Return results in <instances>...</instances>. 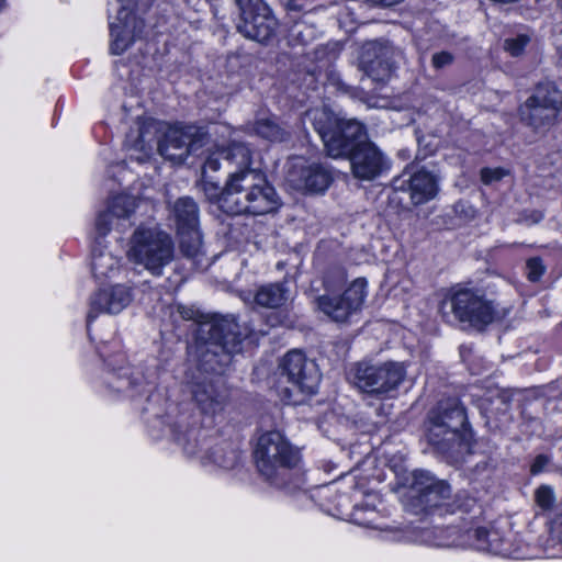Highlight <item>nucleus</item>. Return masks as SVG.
Here are the masks:
<instances>
[{"mask_svg":"<svg viewBox=\"0 0 562 562\" xmlns=\"http://www.w3.org/2000/svg\"><path fill=\"white\" fill-rule=\"evenodd\" d=\"M201 333H206L207 337H201L198 342L196 367L186 372L182 385L202 414L215 416L229 403V389L223 374L233 357L241 351L247 333L233 315L204 324Z\"/></svg>","mask_w":562,"mask_h":562,"instance_id":"obj_1","label":"nucleus"},{"mask_svg":"<svg viewBox=\"0 0 562 562\" xmlns=\"http://www.w3.org/2000/svg\"><path fill=\"white\" fill-rule=\"evenodd\" d=\"M222 211L228 215H263L280 206V198L263 171H232L224 186Z\"/></svg>","mask_w":562,"mask_h":562,"instance_id":"obj_2","label":"nucleus"},{"mask_svg":"<svg viewBox=\"0 0 562 562\" xmlns=\"http://www.w3.org/2000/svg\"><path fill=\"white\" fill-rule=\"evenodd\" d=\"M440 313L447 323H457L462 329L483 331L506 316L495 301L479 289L452 288L440 303Z\"/></svg>","mask_w":562,"mask_h":562,"instance_id":"obj_3","label":"nucleus"},{"mask_svg":"<svg viewBox=\"0 0 562 562\" xmlns=\"http://www.w3.org/2000/svg\"><path fill=\"white\" fill-rule=\"evenodd\" d=\"M347 281L346 270L340 266L327 268L323 276L324 294L315 299L317 308L336 323H347L360 311L367 295V280L357 278L339 294Z\"/></svg>","mask_w":562,"mask_h":562,"instance_id":"obj_4","label":"nucleus"},{"mask_svg":"<svg viewBox=\"0 0 562 562\" xmlns=\"http://www.w3.org/2000/svg\"><path fill=\"white\" fill-rule=\"evenodd\" d=\"M427 422V440L442 454L454 451L470 435L465 408L456 397L439 401Z\"/></svg>","mask_w":562,"mask_h":562,"instance_id":"obj_5","label":"nucleus"},{"mask_svg":"<svg viewBox=\"0 0 562 562\" xmlns=\"http://www.w3.org/2000/svg\"><path fill=\"white\" fill-rule=\"evenodd\" d=\"M308 114L329 157H348L368 139L364 125L357 120L340 119L327 108L312 110Z\"/></svg>","mask_w":562,"mask_h":562,"instance_id":"obj_6","label":"nucleus"},{"mask_svg":"<svg viewBox=\"0 0 562 562\" xmlns=\"http://www.w3.org/2000/svg\"><path fill=\"white\" fill-rule=\"evenodd\" d=\"M254 457L259 473L276 485L284 484L289 471L300 462L299 452L276 430L259 437Z\"/></svg>","mask_w":562,"mask_h":562,"instance_id":"obj_7","label":"nucleus"},{"mask_svg":"<svg viewBox=\"0 0 562 562\" xmlns=\"http://www.w3.org/2000/svg\"><path fill=\"white\" fill-rule=\"evenodd\" d=\"M128 256L153 276L160 277L164 268L175 259V243L172 237L158 226H139L132 236Z\"/></svg>","mask_w":562,"mask_h":562,"instance_id":"obj_8","label":"nucleus"},{"mask_svg":"<svg viewBox=\"0 0 562 562\" xmlns=\"http://www.w3.org/2000/svg\"><path fill=\"white\" fill-rule=\"evenodd\" d=\"M353 385L369 395L385 396L404 382L406 369L401 362H374L363 360L355 363L349 372Z\"/></svg>","mask_w":562,"mask_h":562,"instance_id":"obj_9","label":"nucleus"},{"mask_svg":"<svg viewBox=\"0 0 562 562\" xmlns=\"http://www.w3.org/2000/svg\"><path fill=\"white\" fill-rule=\"evenodd\" d=\"M278 374L279 383L284 385L289 398L295 394H315L322 379L316 362L296 349L286 352L280 360Z\"/></svg>","mask_w":562,"mask_h":562,"instance_id":"obj_10","label":"nucleus"},{"mask_svg":"<svg viewBox=\"0 0 562 562\" xmlns=\"http://www.w3.org/2000/svg\"><path fill=\"white\" fill-rule=\"evenodd\" d=\"M168 218L175 225L179 248L187 258H195L202 249L200 232V209L191 196H180L173 202H167Z\"/></svg>","mask_w":562,"mask_h":562,"instance_id":"obj_11","label":"nucleus"},{"mask_svg":"<svg viewBox=\"0 0 562 562\" xmlns=\"http://www.w3.org/2000/svg\"><path fill=\"white\" fill-rule=\"evenodd\" d=\"M398 484L408 490L413 506L420 510L440 507L451 495V487L446 481L436 479L425 470L400 475Z\"/></svg>","mask_w":562,"mask_h":562,"instance_id":"obj_12","label":"nucleus"},{"mask_svg":"<svg viewBox=\"0 0 562 562\" xmlns=\"http://www.w3.org/2000/svg\"><path fill=\"white\" fill-rule=\"evenodd\" d=\"M561 103L562 93L554 83H539L519 108L521 121L535 130L548 127L553 124Z\"/></svg>","mask_w":562,"mask_h":562,"instance_id":"obj_13","label":"nucleus"},{"mask_svg":"<svg viewBox=\"0 0 562 562\" xmlns=\"http://www.w3.org/2000/svg\"><path fill=\"white\" fill-rule=\"evenodd\" d=\"M206 138V133L193 125L170 128L158 142V151L165 159L182 164L204 146Z\"/></svg>","mask_w":562,"mask_h":562,"instance_id":"obj_14","label":"nucleus"},{"mask_svg":"<svg viewBox=\"0 0 562 562\" xmlns=\"http://www.w3.org/2000/svg\"><path fill=\"white\" fill-rule=\"evenodd\" d=\"M401 55L402 52L387 41H370L361 48L359 67L372 81L384 82L393 74Z\"/></svg>","mask_w":562,"mask_h":562,"instance_id":"obj_15","label":"nucleus"},{"mask_svg":"<svg viewBox=\"0 0 562 562\" xmlns=\"http://www.w3.org/2000/svg\"><path fill=\"white\" fill-rule=\"evenodd\" d=\"M121 8L115 21L110 22L111 45L110 50L113 55L123 54L136 38H139L144 32L145 23L133 13L134 0H117Z\"/></svg>","mask_w":562,"mask_h":562,"instance_id":"obj_16","label":"nucleus"},{"mask_svg":"<svg viewBox=\"0 0 562 562\" xmlns=\"http://www.w3.org/2000/svg\"><path fill=\"white\" fill-rule=\"evenodd\" d=\"M392 186L395 191H408L414 205L432 200L439 190L437 176L426 169L404 170L400 177L393 180Z\"/></svg>","mask_w":562,"mask_h":562,"instance_id":"obj_17","label":"nucleus"},{"mask_svg":"<svg viewBox=\"0 0 562 562\" xmlns=\"http://www.w3.org/2000/svg\"><path fill=\"white\" fill-rule=\"evenodd\" d=\"M237 32L244 37L259 42H269L277 33L278 20L269 5L239 16Z\"/></svg>","mask_w":562,"mask_h":562,"instance_id":"obj_18","label":"nucleus"},{"mask_svg":"<svg viewBox=\"0 0 562 562\" xmlns=\"http://www.w3.org/2000/svg\"><path fill=\"white\" fill-rule=\"evenodd\" d=\"M352 175L360 180H373L384 169V159L382 153L378 147L369 142L364 140L357 149H355L349 156Z\"/></svg>","mask_w":562,"mask_h":562,"instance_id":"obj_19","label":"nucleus"},{"mask_svg":"<svg viewBox=\"0 0 562 562\" xmlns=\"http://www.w3.org/2000/svg\"><path fill=\"white\" fill-rule=\"evenodd\" d=\"M132 300L128 288L115 285L108 290H100L90 297V310L87 315V327L100 314H117L125 308Z\"/></svg>","mask_w":562,"mask_h":562,"instance_id":"obj_20","label":"nucleus"},{"mask_svg":"<svg viewBox=\"0 0 562 562\" xmlns=\"http://www.w3.org/2000/svg\"><path fill=\"white\" fill-rule=\"evenodd\" d=\"M289 180L300 191L322 193L331 183L333 176L330 170L324 165L313 164L292 170L289 175Z\"/></svg>","mask_w":562,"mask_h":562,"instance_id":"obj_21","label":"nucleus"},{"mask_svg":"<svg viewBox=\"0 0 562 562\" xmlns=\"http://www.w3.org/2000/svg\"><path fill=\"white\" fill-rule=\"evenodd\" d=\"M467 535L469 539L473 540L472 544L475 547V549L480 551H486L504 557H510L514 554L509 547L507 537L498 529H486L479 527L472 530H468Z\"/></svg>","mask_w":562,"mask_h":562,"instance_id":"obj_22","label":"nucleus"},{"mask_svg":"<svg viewBox=\"0 0 562 562\" xmlns=\"http://www.w3.org/2000/svg\"><path fill=\"white\" fill-rule=\"evenodd\" d=\"M108 386L117 393L135 397L148 391L149 383L143 373L131 368H122L113 372L108 379Z\"/></svg>","mask_w":562,"mask_h":562,"instance_id":"obj_23","label":"nucleus"},{"mask_svg":"<svg viewBox=\"0 0 562 562\" xmlns=\"http://www.w3.org/2000/svg\"><path fill=\"white\" fill-rule=\"evenodd\" d=\"M224 157V170L229 176L232 171L259 170L252 167V150L245 143H232L227 147H222Z\"/></svg>","mask_w":562,"mask_h":562,"instance_id":"obj_24","label":"nucleus"},{"mask_svg":"<svg viewBox=\"0 0 562 562\" xmlns=\"http://www.w3.org/2000/svg\"><path fill=\"white\" fill-rule=\"evenodd\" d=\"M120 269V259L105 248L95 247L92 250L91 270L101 280L114 276Z\"/></svg>","mask_w":562,"mask_h":562,"instance_id":"obj_25","label":"nucleus"},{"mask_svg":"<svg viewBox=\"0 0 562 562\" xmlns=\"http://www.w3.org/2000/svg\"><path fill=\"white\" fill-rule=\"evenodd\" d=\"M289 299V290L284 283H269L260 286L255 295V302L262 307L278 308Z\"/></svg>","mask_w":562,"mask_h":562,"instance_id":"obj_26","label":"nucleus"},{"mask_svg":"<svg viewBox=\"0 0 562 562\" xmlns=\"http://www.w3.org/2000/svg\"><path fill=\"white\" fill-rule=\"evenodd\" d=\"M136 209V200L128 195L114 196L108 206V211L115 216L116 228L124 232L131 226L130 217Z\"/></svg>","mask_w":562,"mask_h":562,"instance_id":"obj_27","label":"nucleus"},{"mask_svg":"<svg viewBox=\"0 0 562 562\" xmlns=\"http://www.w3.org/2000/svg\"><path fill=\"white\" fill-rule=\"evenodd\" d=\"M255 133L269 142H288L291 132L274 119H260L255 122Z\"/></svg>","mask_w":562,"mask_h":562,"instance_id":"obj_28","label":"nucleus"},{"mask_svg":"<svg viewBox=\"0 0 562 562\" xmlns=\"http://www.w3.org/2000/svg\"><path fill=\"white\" fill-rule=\"evenodd\" d=\"M240 452L232 443L221 442L206 452V458L220 468L229 470L237 465Z\"/></svg>","mask_w":562,"mask_h":562,"instance_id":"obj_29","label":"nucleus"},{"mask_svg":"<svg viewBox=\"0 0 562 562\" xmlns=\"http://www.w3.org/2000/svg\"><path fill=\"white\" fill-rule=\"evenodd\" d=\"M178 428L179 426H175L172 429L176 442L182 447L184 453L195 456L201 449L202 430L195 427L186 428L184 430Z\"/></svg>","mask_w":562,"mask_h":562,"instance_id":"obj_30","label":"nucleus"},{"mask_svg":"<svg viewBox=\"0 0 562 562\" xmlns=\"http://www.w3.org/2000/svg\"><path fill=\"white\" fill-rule=\"evenodd\" d=\"M425 540L435 547H456L462 543L457 527L428 530L425 532Z\"/></svg>","mask_w":562,"mask_h":562,"instance_id":"obj_31","label":"nucleus"},{"mask_svg":"<svg viewBox=\"0 0 562 562\" xmlns=\"http://www.w3.org/2000/svg\"><path fill=\"white\" fill-rule=\"evenodd\" d=\"M544 550L551 557H559L560 551H562V509L550 521L549 537L544 542Z\"/></svg>","mask_w":562,"mask_h":562,"instance_id":"obj_32","label":"nucleus"},{"mask_svg":"<svg viewBox=\"0 0 562 562\" xmlns=\"http://www.w3.org/2000/svg\"><path fill=\"white\" fill-rule=\"evenodd\" d=\"M530 42L531 36L529 34H517L504 40L503 49L512 57H520L525 54L526 47Z\"/></svg>","mask_w":562,"mask_h":562,"instance_id":"obj_33","label":"nucleus"},{"mask_svg":"<svg viewBox=\"0 0 562 562\" xmlns=\"http://www.w3.org/2000/svg\"><path fill=\"white\" fill-rule=\"evenodd\" d=\"M485 402H488L490 406L485 409L491 413H506L512 402V394L506 390H497L493 395L487 397Z\"/></svg>","mask_w":562,"mask_h":562,"instance_id":"obj_34","label":"nucleus"},{"mask_svg":"<svg viewBox=\"0 0 562 562\" xmlns=\"http://www.w3.org/2000/svg\"><path fill=\"white\" fill-rule=\"evenodd\" d=\"M221 169H224V157L222 155V148H218L206 157L202 167V178L213 179V173Z\"/></svg>","mask_w":562,"mask_h":562,"instance_id":"obj_35","label":"nucleus"},{"mask_svg":"<svg viewBox=\"0 0 562 562\" xmlns=\"http://www.w3.org/2000/svg\"><path fill=\"white\" fill-rule=\"evenodd\" d=\"M342 46L338 42H329L325 45L318 46L314 50V56L317 61H334L340 54Z\"/></svg>","mask_w":562,"mask_h":562,"instance_id":"obj_36","label":"nucleus"},{"mask_svg":"<svg viewBox=\"0 0 562 562\" xmlns=\"http://www.w3.org/2000/svg\"><path fill=\"white\" fill-rule=\"evenodd\" d=\"M535 499L537 505L543 510H550L553 507L555 496L552 487L549 485H541L535 492Z\"/></svg>","mask_w":562,"mask_h":562,"instance_id":"obj_37","label":"nucleus"},{"mask_svg":"<svg viewBox=\"0 0 562 562\" xmlns=\"http://www.w3.org/2000/svg\"><path fill=\"white\" fill-rule=\"evenodd\" d=\"M202 190L209 201L215 202L222 210V196L224 193V187L221 188L218 183L214 182L213 179L202 178Z\"/></svg>","mask_w":562,"mask_h":562,"instance_id":"obj_38","label":"nucleus"},{"mask_svg":"<svg viewBox=\"0 0 562 562\" xmlns=\"http://www.w3.org/2000/svg\"><path fill=\"white\" fill-rule=\"evenodd\" d=\"M116 227L115 216L108 210L98 214L95 220V229L100 236H105L113 227Z\"/></svg>","mask_w":562,"mask_h":562,"instance_id":"obj_39","label":"nucleus"},{"mask_svg":"<svg viewBox=\"0 0 562 562\" xmlns=\"http://www.w3.org/2000/svg\"><path fill=\"white\" fill-rule=\"evenodd\" d=\"M544 266L541 258L533 257L527 261V276L531 282L538 281L544 273Z\"/></svg>","mask_w":562,"mask_h":562,"instance_id":"obj_40","label":"nucleus"},{"mask_svg":"<svg viewBox=\"0 0 562 562\" xmlns=\"http://www.w3.org/2000/svg\"><path fill=\"white\" fill-rule=\"evenodd\" d=\"M507 170L504 168H483L481 169V181L484 184H492L493 182L502 180L506 175Z\"/></svg>","mask_w":562,"mask_h":562,"instance_id":"obj_41","label":"nucleus"},{"mask_svg":"<svg viewBox=\"0 0 562 562\" xmlns=\"http://www.w3.org/2000/svg\"><path fill=\"white\" fill-rule=\"evenodd\" d=\"M234 3L238 8L239 16L268 5L265 0H234Z\"/></svg>","mask_w":562,"mask_h":562,"instance_id":"obj_42","label":"nucleus"},{"mask_svg":"<svg viewBox=\"0 0 562 562\" xmlns=\"http://www.w3.org/2000/svg\"><path fill=\"white\" fill-rule=\"evenodd\" d=\"M454 60V56L446 50L435 53L431 57V65L435 69H442L451 65Z\"/></svg>","mask_w":562,"mask_h":562,"instance_id":"obj_43","label":"nucleus"},{"mask_svg":"<svg viewBox=\"0 0 562 562\" xmlns=\"http://www.w3.org/2000/svg\"><path fill=\"white\" fill-rule=\"evenodd\" d=\"M548 463H549V458L544 454H539L533 460L531 468H530V472L532 474H538L546 469Z\"/></svg>","mask_w":562,"mask_h":562,"instance_id":"obj_44","label":"nucleus"},{"mask_svg":"<svg viewBox=\"0 0 562 562\" xmlns=\"http://www.w3.org/2000/svg\"><path fill=\"white\" fill-rule=\"evenodd\" d=\"M178 312H179L180 316L187 321L195 319L198 316V312L194 308L187 307L183 305L178 306Z\"/></svg>","mask_w":562,"mask_h":562,"instance_id":"obj_45","label":"nucleus"},{"mask_svg":"<svg viewBox=\"0 0 562 562\" xmlns=\"http://www.w3.org/2000/svg\"><path fill=\"white\" fill-rule=\"evenodd\" d=\"M555 44H557V50L559 54V64L562 66V31L558 35Z\"/></svg>","mask_w":562,"mask_h":562,"instance_id":"obj_46","label":"nucleus"},{"mask_svg":"<svg viewBox=\"0 0 562 562\" xmlns=\"http://www.w3.org/2000/svg\"><path fill=\"white\" fill-rule=\"evenodd\" d=\"M475 505V499L471 497H465L464 504L458 505V508L462 509L464 507V510H469L471 506Z\"/></svg>","mask_w":562,"mask_h":562,"instance_id":"obj_47","label":"nucleus"},{"mask_svg":"<svg viewBox=\"0 0 562 562\" xmlns=\"http://www.w3.org/2000/svg\"><path fill=\"white\" fill-rule=\"evenodd\" d=\"M486 468H487V462H485V461H484V462H482V463H477V464L475 465V469H474V470H475L476 472H482V471L486 470Z\"/></svg>","mask_w":562,"mask_h":562,"instance_id":"obj_48","label":"nucleus"},{"mask_svg":"<svg viewBox=\"0 0 562 562\" xmlns=\"http://www.w3.org/2000/svg\"><path fill=\"white\" fill-rule=\"evenodd\" d=\"M7 8V0H0V12Z\"/></svg>","mask_w":562,"mask_h":562,"instance_id":"obj_49","label":"nucleus"}]
</instances>
